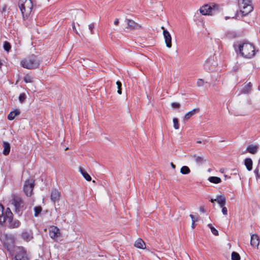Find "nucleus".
<instances>
[{
  "label": "nucleus",
  "mask_w": 260,
  "mask_h": 260,
  "mask_svg": "<svg viewBox=\"0 0 260 260\" xmlns=\"http://www.w3.org/2000/svg\"><path fill=\"white\" fill-rule=\"evenodd\" d=\"M236 52L244 57L250 58L253 57L255 54V48L253 45L250 43L244 42L238 45H235Z\"/></svg>",
  "instance_id": "1"
},
{
  "label": "nucleus",
  "mask_w": 260,
  "mask_h": 260,
  "mask_svg": "<svg viewBox=\"0 0 260 260\" xmlns=\"http://www.w3.org/2000/svg\"><path fill=\"white\" fill-rule=\"evenodd\" d=\"M41 62L40 57L31 55L22 59L20 64L24 68L32 70L39 68Z\"/></svg>",
  "instance_id": "2"
},
{
  "label": "nucleus",
  "mask_w": 260,
  "mask_h": 260,
  "mask_svg": "<svg viewBox=\"0 0 260 260\" xmlns=\"http://www.w3.org/2000/svg\"><path fill=\"white\" fill-rule=\"evenodd\" d=\"M18 5L21 12L23 19L24 20L28 19L33 9L31 1L30 0H19Z\"/></svg>",
  "instance_id": "3"
},
{
  "label": "nucleus",
  "mask_w": 260,
  "mask_h": 260,
  "mask_svg": "<svg viewBox=\"0 0 260 260\" xmlns=\"http://www.w3.org/2000/svg\"><path fill=\"white\" fill-rule=\"evenodd\" d=\"M238 6L243 16L248 15L253 9L251 0H238Z\"/></svg>",
  "instance_id": "4"
},
{
  "label": "nucleus",
  "mask_w": 260,
  "mask_h": 260,
  "mask_svg": "<svg viewBox=\"0 0 260 260\" xmlns=\"http://www.w3.org/2000/svg\"><path fill=\"white\" fill-rule=\"evenodd\" d=\"M13 218V213L9 208L5 210L3 206L0 204V224L10 222Z\"/></svg>",
  "instance_id": "5"
},
{
  "label": "nucleus",
  "mask_w": 260,
  "mask_h": 260,
  "mask_svg": "<svg viewBox=\"0 0 260 260\" xmlns=\"http://www.w3.org/2000/svg\"><path fill=\"white\" fill-rule=\"evenodd\" d=\"M219 10V6L215 4L205 5L200 9V13L203 15H212Z\"/></svg>",
  "instance_id": "6"
},
{
  "label": "nucleus",
  "mask_w": 260,
  "mask_h": 260,
  "mask_svg": "<svg viewBox=\"0 0 260 260\" xmlns=\"http://www.w3.org/2000/svg\"><path fill=\"white\" fill-rule=\"evenodd\" d=\"M10 202L14 206L16 212L19 213L23 207L24 203L21 197L18 194H12Z\"/></svg>",
  "instance_id": "7"
},
{
  "label": "nucleus",
  "mask_w": 260,
  "mask_h": 260,
  "mask_svg": "<svg viewBox=\"0 0 260 260\" xmlns=\"http://www.w3.org/2000/svg\"><path fill=\"white\" fill-rule=\"evenodd\" d=\"M1 241L4 245L7 248L10 249L14 244V239L10 236L3 234L1 236Z\"/></svg>",
  "instance_id": "8"
},
{
  "label": "nucleus",
  "mask_w": 260,
  "mask_h": 260,
  "mask_svg": "<svg viewBox=\"0 0 260 260\" xmlns=\"http://www.w3.org/2000/svg\"><path fill=\"white\" fill-rule=\"evenodd\" d=\"M34 187V181L32 179H28L25 181L23 187L25 194L28 197L32 194Z\"/></svg>",
  "instance_id": "9"
},
{
  "label": "nucleus",
  "mask_w": 260,
  "mask_h": 260,
  "mask_svg": "<svg viewBox=\"0 0 260 260\" xmlns=\"http://www.w3.org/2000/svg\"><path fill=\"white\" fill-rule=\"evenodd\" d=\"M15 251L16 255L14 260H27V256L24 248L22 247H17Z\"/></svg>",
  "instance_id": "10"
},
{
  "label": "nucleus",
  "mask_w": 260,
  "mask_h": 260,
  "mask_svg": "<svg viewBox=\"0 0 260 260\" xmlns=\"http://www.w3.org/2000/svg\"><path fill=\"white\" fill-rule=\"evenodd\" d=\"M161 29H163V36L165 38V43L168 48H171L172 47V37L170 32L165 29L164 26L161 27Z\"/></svg>",
  "instance_id": "11"
},
{
  "label": "nucleus",
  "mask_w": 260,
  "mask_h": 260,
  "mask_svg": "<svg viewBox=\"0 0 260 260\" xmlns=\"http://www.w3.org/2000/svg\"><path fill=\"white\" fill-rule=\"evenodd\" d=\"M49 236L52 239H56L60 235L59 229L55 226H51L49 228Z\"/></svg>",
  "instance_id": "12"
},
{
  "label": "nucleus",
  "mask_w": 260,
  "mask_h": 260,
  "mask_svg": "<svg viewBox=\"0 0 260 260\" xmlns=\"http://www.w3.org/2000/svg\"><path fill=\"white\" fill-rule=\"evenodd\" d=\"M61 196L60 192L56 189H53L51 192L50 199L52 202L55 203L58 201Z\"/></svg>",
  "instance_id": "13"
},
{
  "label": "nucleus",
  "mask_w": 260,
  "mask_h": 260,
  "mask_svg": "<svg viewBox=\"0 0 260 260\" xmlns=\"http://www.w3.org/2000/svg\"><path fill=\"white\" fill-rule=\"evenodd\" d=\"M127 24L128 27L131 29H139L142 28V26L131 19H127Z\"/></svg>",
  "instance_id": "14"
},
{
  "label": "nucleus",
  "mask_w": 260,
  "mask_h": 260,
  "mask_svg": "<svg viewBox=\"0 0 260 260\" xmlns=\"http://www.w3.org/2000/svg\"><path fill=\"white\" fill-rule=\"evenodd\" d=\"M259 243V237L257 234H252L251 235L250 244L255 248H258Z\"/></svg>",
  "instance_id": "15"
},
{
  "label": "nucleus",
  "mask_w": 260,
  "mask_h": 260,
  "mask_svg": "<svg viewBox=\"0 0 260 260\" xmlns=\"http://www.w3.org/2000/svg\"><path fill=\"white\" fill-rule=\"evenodd\" d=\"M191 159L198 164H202L206 159L203 156H199L197 154H193L191 156Z\"/></svg>",
  "instance_id": "16"
},
{
  "label": "nucleus",
  "mask_w": 260,
  "mask_h": 260,
  "mask_svg": "<svg viewBox=\"0 0 260 260\" xmlns=\"http://www.w3.org/2000/svg\"><path fill=\"white\" fill-rule=\"evenodd\" d=\"M258 150V146L257 145H249L247 146L246 151L251 154H256Z\"/></svg>",
  "instance_id": "17"
},
{
  "label": "nucleus",
  "mask_w": 260,
  "mask_h": 260,
  "mask_svg": "<svg viewBox=\"0 0 260 260\" xmlns=\"http://www.w3.org/2000/svg\"><path fill=\"white\" fill-rule=\"evenodd\" d=\"M135 246L138 248L144 249L146 248L145 243L144 241L141 239H138L135 243Z\"/></svg>",
  "instance_id": "18"
},
{
  "label": "nucleus",
  "mask_w": 260,
  "mask_h": 260,
  "mask_svg": "<svg viewBox=\"0 0 260 260\" xmlns=\"http://www.w3.org/2000/svg\"><path fill=\"white\" fill-rule=\"evenodd\" d=\"M23 239L28 241L32 239V233L31 231L24 232L21 235Z\"/></svg>",
  "instance_id": "19"
},
{
  "label": "nucleus",
  "mask_w": 260,
  "mask_h": 260,
  "mask_svg": "<svg viewBox=\"0 0 260 260\" xmlns=\"http://www.w3.org/2000/svg\"><path fill=\"white\" fill-rule=\"evenodd\" d=\"M3 147L4 148L3 153L5 155L9 154L10 151V145L8 142H4L3 144Z\"/></svg>",
  "instance_id": "20"
},
{
  "label": "nucleus",
  "mask_w": 260,
  "mask_h": 260,
  "mask_svg": "<svg viewBox=\"0 0 260 260\" xmlns=\"http://www.w3.org/2000/svg\"><path fill=\"white\" fill-rule=\"evenodd\" d=\"M217 202L220 207H222L225 205L226 199L223 195H219L217 196Z\"/></svg>",
  "instance_id": "21"
},
{
  "label": "nucleus",
  "mask_w": 260,
  "mask_h": 260,
  "mask_svg": "<svg viewBox=\"0 0 260 260\" xmlns=\"http://www.w3.org/2000/svg\"><path fill=\"white\" fill-rule=\"evenodd\" d=\"M198 112H199V110L198 109H193L191 111H189V112H187V113L185 114V115L184 116V120H187L192 116H193V115H194L196 113H198Z\"/></svg>",
  "instance_id": "22"
},
{
  "label": "nucleus",
  "mask_w": 260,
  "mask_h": 260,
  "mask_svg": "<svg viewBox=\"0 0 260 260\" xmlns=\"http://www.w3.org/2000/svg\"><path fill=\"white\" fill-rule=\"evenodd\" d=\"M20 112L18 110H15L11 112L8 116V119L10 120H13L16 116L20 114Z\"/></svg>",
  "instance_id": "23"
},
{
  "label": "nucleus",
  "mask_w": 260,
  "mask_h": 260,
  "mask_svg": "<svg viewBox=\"0 0 260 260\" xmlns=\"http://www.w3.org/2000/svg\"><path fill=\"white\" fill-rule=\"evenodd\" d=\"M79 171L87 181H90L91 180L90 176L81 167L79 168Z\"/></svg>",
  "instance_id": "24"
},
{
  "label": "nucleus",
  "mask_w": 260,
  "mask_h": 260,
  "mask_svg": "<svg viewBox=\"0 0 260 260\" xmlns=\"http://www.w3.org/2000/svg\"><path fill=\"white\" fill-rule=\"evenodd\" d=\"M6 223H8V226L10 228H16L19 226L20 222L17 220H13V219L11 220L10 222H7Z\"/></svg>",
  "instance_id": "25"
},
{
  "label": "nucleus",
  "mask_w": 260,
  "mask_h": 260,
  "mask_svg": "<svg viewBox=\"0 0 260 260\" xmlns=\"http://www.w3.org/2000/svg\"><path fill=\"white\" fill-rule=\"evenodd\" d=\"M244 164L248 171H251L252 169V161L251 158H246L245 159Z\"/></svg>",
  "instance_id": "26"
},
{
  "label": "nucleus",
  "mask_w": 260,
  "mask_h": 260,
  "mask_svg": "<svg viewBox=\"0 0 260 260\" xmlns=\"http://www.w3.org/2000/svg\"><path fill=\"white\" fill-rule=\"evenodd\" d=\"M208 180L213 183L217 184L221 181V179L218 177L212 176L208 178Z\"/></svg>",
  "instance_id": "27"
},
{
  "label": "nucleus",
  "mask_w": 260,
  "mask_h": 260,
  "mask_svg": "<svg viewBox=\"0 0 260 260\" xmlns=\"http://www.w3.org/2000/svg\"><path fill=\"white\" fill-rule=\"evenodd\" d=\"M190 172L189 168L187 166H183L180 170V172L182 174H188Z\"/></svg>",
  "instance_id": "28"
},
{
  "label": "nucleus",
  "mask_w": 260,
  "mask_h": 260,
  "mask_svg": "<svg viewBox=\"0 0 260 260\" xmlns=\"http://www.w3.org/2000/svg\"><path fill=\"white\" fill-rule=\"evenodd\" d=\"M251 86L252 85L251 83H249L248 84H246L243 88L242 92L245 93H248L250 91Z\"/></svg>",
  "instance_id": "29"
},
{
  "label": "nucleus",
  "mask_w": 260,
  "mask_h": 260,
  "mask_svg": "<svg viewBox=\"0 0 260 260\" xmlns=\"http://www.w3.org/2000/svg\"><path fill=\"white\" fill-rule=\"evenodd\" d=\"M232 260H240V256L237 252H233L232 253Z\"/></svg>",
  "instance_id": "30"
},
{
  "label": "nucleus",
  "mask_w": 260,
  "mask_h": 260,
  "mask_svg": "<svg viewBox=\"0 0 260 260\" xmlns=\"http://www.w3.org/2000/svg\"><path fill=\"white\" fill-rule=\"evenodd\" d=\"M208 226L210 229L211 232L213 235L215 236H218V231L215 229L213 226L211 225V224H208Z\"/></svg>",
  "instance_id": "31"
},
{
  "label": "nucleus",
  "mask_w": 260,
  "mask_h": 260,
  "mask_svg": "<svg viewBox=\"0 0 260 260\" xmlns=\"http://www.w3.org/2000/svg\"><path fill=\"white\" fill-rule=\"evenodd\" d=\"M173 122L174 128L175 129H178L179 128V127L178 119L176 118H174L173 119Z\"/></svg>",
  "instance_id": "32"
},
{
  "label": "nucleus",
  "mask_w": 260,
  "mask_h": 260,
  "mask_svg": "<svg viewBox=\"0 0 260 260\" xmlns=\"http://www.w3.org/2000/svg\"><path fill=\"white\" fill-rule=\"evenodd\" d=\"M189 217L191 218V220H192L191 228L193 229L195 228V226H196L195 222L197 220V219L196 218H195V217L192 214H190Z\"/></svg>",
  "instance_id": "33"
},
{
  "label": "nucleus",
  "mask_w": 260,
  "mask_h": 260,
  "mask_svg": "<svg viewBox=\"0 0 260 260\" xmlns=\"http://www.w3.org/2000/svg\"><path fill=\"white\" fill-rule=\"evenodd\" d=\"M42 211V208L40 206L35 208V216H38Z\"/></svg>",
  "instance_id": "34"
},
{
  "label": "nucleus",
  "mask_w": 260,
  "mask_h": 260,
  "mask_svg": "<svg viewBox=\"0 0 260 260\" xmlns=\"http://www.w3.org/2000/svg\"><path fill=\"white\" fill-rule=\"evenodd\" d=\"M24 81L25 83H31L32 82V78L29 75H26L24 78Z\"/></svg>",
  "instance_id": "35"
},
{
  "label": "nucleus",
  "mask_w": 260,
  "mask_h": 260,
  "mask_svg": "<svg viewBox=\"0 0 260 260\" xmlns=\"http://www.w3.org/2000/svg\"><path fill=\"white\" fill-rule=\"evenodd\" d=\"M26 99V95L24 93H22L19 95V100L21 103H22Z\"/></svg>",
  "instance_id": "36"
},
{
  "label": "nucleus",
  "mask_w": 260,
  "mask_h": 260,
  "mask_svg": "<svg viewBox=\"0 0 260 260\" xmlns=\"http://www.w3.org/2000/svg\"><path fill=\"white\" fill-rule=\"evenodd\" d=\"M116 84L117 85V88H118L117 92L118 94H121L122 93V91H121L122 84H121V82L119 81L116 82Z\"/></svg>",
  "instance_id": "37"
},
{
  "label": "nucleus",
  "mask_w": 260,
  "mask_h": 260,
  "mask_svg": "<svg viewBox=\"0 0 260 260\" xmlns=\"http://www.w3.org/2000/svg\"><path fill=\"white\" fill-rule=\"evenodd\" d=\"M4 48L6 51H9L11 48L10 44L8 42H5L4 45Z\"/></svg>",
  "instance_id": "38"
},
{
  "label": "nucleus",
  "mask_w": 260,
  "mask_h": 260,
  "mask_svg": "<svg viewBox=\"0 0 260 260\" xmlns=\"http://www.w3.org/2000/svg\"><path fill=\"white\" fill-rule=\"evenodd\" d=\"M73 14L75 15V18L78 16H81L83 15V12L81 10H76L73 12Z\"/></svg>",
  "instance_id": "39"
},
{
  "label": "nucleus",
  "mask_w": 260,
  "mask_h": 260,
  "mask_svg": "<svg viewBox=\"0 0 260 260\" xmlns=\"http://www.w3.org/2000/svg\"><path fill=\"white\" fill-rule=\"evenodd\" d=\"M197 84L199 87H202L204 85V81L202 79H199L197 81Z\"/></svg>",
  "instance_id": "40"
},
{
  "label": "nucleus",
  "mask_w": 260,
  "mask_h": 260,
  "mask_svg": "<svg viewBox=\"0 0 260 260\" xmlns=\"http://www.w3.org/2000/svg\"><path fill=\"white\" fill-rule=\"evenodd\" d=\"M171 106L174 109L179 108L180 106V104L178 103H172L171 104Z\"/></svg>",
  "instance_id": "41"
},
{
  "label": "nucleus",
  "mask_w": 260,
  "mask_h": 260,
  "mask_svg": "<svg viewBox=\"0 0 260 260\" xmlns=\"http://www.w3.org/2000/svg\"><path fill=\"white\" fill-rule=\"evenodd\" d=\"M222 208V213L223 215H226L228 214V210L227 208L224 206L221 207Z\"/></svg>",
  "instance_id": "42"
},
{
  "label": "nucleus",
  "mask_w": 260,
  "mask_h": 260,
  "mask_svg": "<svg viewBox=\"0 0 260 260\" xmlns=\"http://www.w3.org/2000/svg\"><path fill=\"white\" fill-rule=\"evenodd\" d=\"M88 28L89 29V30H90L91 31V34H93V29L94 28V24L93 23H90L89 25H88Z\"/></svg>",
  "instance_id": "43"
},
{
  "label": "nucleus",
  "mask_w": 260,
  "mask_h": 260,
  "mask_svg": "<svg viewBox=\"0 0 260 260\" xmlns=\"http://www.w3.org/2000/svg\"><path fill=\"white\" fill-rule=\"evenodd\" d=\"M119 23V19H116L114 22V24L116 25H117Z\"/></svg>",
  "instance_id": "44"
},
{
  "label": "nucleus",
  "mask_w": 260,
  "mask_h": 260,
  "mask_svg": "<svg viewBox=\"0 0 260 260\" xmlns=\"http://www.w3.org/2000/svg\"><path fill=\"white\" fill-rule=\"evenodd\" d=\"M6 9H7V6L6 5H4L3 7V12H5L6 10Z\"/></svg>",
  "instance_id": "45"
},
{
  "label": "nucleus",
  "mask_w": 260,
  "mask_h": 260,
  "mask_svg": "<svg viewBox=\"0 0 260 260\" xmlns=\"http://www.w3.org/2000/svg\"><path fill=\"white\" fill-rule=\"evenodd\" d=\"M210 201L212 203H214V202L217 201V198L215 199H211Z\"/></svg>",
  "instance_id": "46"
},
{
  "label": "nucleus",
  "mask_w": 260,
  "mask_h": 260,
  "mask_svg": "<svg viewBox=\"0 0 260 260\" xmlns=\"http://www.w3.org/2000/svg\"><path fill=\"white\" fill-rule=\"evenodd\" d=\"M200 211L202 212H205V210L203 207L200 208Z\"/></svg>",
  "instance_id": "47"
},
{
  "label": "nucleus",
  "mask_w": 260,
  "mask_h": 260,
  "mask_svg": "<svg viewBox=\"0 0 260 260\" xmlns=\"http://www.w3.org/2000/svg\"><path fill=\"white\" fill-rule=\"evenodd\" d=\"M258 170L257 169H255V170H254V172H255V174H257V176H258Z\"/></svg>",
  "instance_id": "48"
},
{
  "label": "nucleus",
  "mask_w": 260,
  "mask_h": 260,
  "mask_svg": "<svg viewBox=\"0 0 260 260\" xmlns=\"http://www.w3.org/2000/svg\"><path fill=\"white\" fill-rule=\"evenodd\" d=\"M171 165L173 169L175 168V166L172 162H171Z\"/></svg>",
  "instance_id": "49"
},
{
  "label": "nucleus",
  "mask_w": 260,
  "mask_h": 260,
  "mask_svg": "<svg viewBox=\"0 0 260 260\" xmlns=\"http://www.w3.org/2000/svg\"><path fill=\"white\" fill-rule=\"evenodd\" d=\"M3 65V62L1 60H0V69L1 68L2 66Z\"/></svg>",
  "instance_id": "50"
},
{
  "label": "nucleus",
  "mask_w": 260,
  "mask_h": 260,
  "mask_svg": "<svg viewBox=\"0 0 260 260\" xmlns=\"http://www.w3.org/2000/svg\"><path fill=\"white\" fill-rule=\"evenodd\" d=\"M73 28L75 30H76V28H75V24L73 25Z\"/></svg>",
  "instance_id": "51"
},
{
  "label": "nucleus",
  "mask_w": 260,
  "mask_h": 260,
  "mask_svg": "<svg viewBox=\"0 0 260 260\" xmlns=\"http://www.w3.org/2000/svg\"><path fill=\"white\" fill-rule=\"evenodd\" d=\"M197 143H201V141H198V142H197Z\"/></svg>",
  "instance_id": "52"
}]
</instances>
